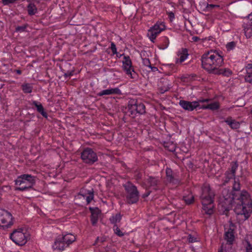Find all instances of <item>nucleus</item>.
Instances as JSON below:
<instances>
[{
	"label": "nucleus",
	"mask_w": 252,
	"mask_h": 252,
	"mask_svg": "<svg viewBox=\"0 0 252 252\" xmlns=\"http://www.w3.org/2000/svg\"><path fill=\"white\" fill-rule=\"evenodd\" d=\"M233 204L234 205V211L237 215L243 216L245 220L249 218L252 212L251 207L245 205L244 202L240 200L238 202L230 192V189H224L218 204L220 213L228 216L229 211L231 209Z\"/></svg>",
	"instance_id": "obj_1"
},
{
	"label": "nucleus",
	"mask_w": 252,
	"mask_h": 252,
	"mask_svg": "<svg viewBox=\"0 0 252 252\" xmlns=\"http://www.w3.org/2000/svg\"><path fill=\"white\" fill-rule=\"evenodd\" d=\"M202 66L209 73L229 77L232 72L229 68H220L223 64V56L216 51L211 50L201 57Z\"/></svg>",
	"instance_id": "obj_2"
},
{
	"label": "nucleus",
	"mask_w": 252,
	"mask_h": 252,
	"mask_svg": "<svg viewBox=\"0 0 252 252\" xmlns=\"http://www.w3.org/2000/svg\"><path fill=\"white\" fill-rule=\"evenodd\" d=\"M214 196L215 193L209 186H205L202 188L200 198L203 206L202 209L206 214L212 215L214 213Z\"/></svg>",
	"instance_id": "obj_3"
},
{
	"label": "nucleus",
	"mask_w": 252,
	"mask_h": 252,
	"mask_svg": "<svg viewBox=\"0 0 252 252\" xmlns=\"http://www.w3.org/2000/svg\"><path fill=\"white\" fill-rule=\"evenodd\" d=\"M240 189V183L234 181L233 189L230 190V192L236 200L239 202L240 200L244 202L245 205H248L252 208V202L249 193L246 190L241 191Z\"/></svg>",
	"instance_id": "obj_4"
},
{
	"label": "nucleus",
	"mask_w": 252,
	"mask_h": 252,
	"mask_svg": "<svg viewBox=\"0 0 252 252\" xmlns=\"http://www.w3.org/2000/svg\"><path fill=\"white\" fill-rule=\"evenodd\" d=\"M126 191V201L128 204L136 203L139 198V192L137 187L128 182L124 185Z\"/></svg>",
	"instance_id": "obj_5"
},
{
	"label": "nucleus",
	"mask_w": 252,
	"mask_h": 252,
	"mask_svg": "<svg viewBox=\"0 0 252 252\" xmlns=\"http://www.w3.org/2000/svg\"><path fill=\"white\" fill-rule=\"evenodd\" d=\"M35 177L29 174H23L18 177L15 180V184L19 186L16 190L24 191L31 189L35 184Z\"/></svg>",
	"instance_id": "obj_6"
},
{
	"label": "nucleus",
	"mask_w": 252,
	"mask_h": 252,
	"mask_svg": "<svg viewBox=\"0 0 252 252\" xmlns=\"http://www.w3.org/2000/svg\"><path fill=\"white\" fill-rule=\"evenodd\" d=\"M10 238L16 245L23 246L27 243L29 236L24 232L23 228H20L15 229L11 233Z\"/></svg>",
	"instance_id": "obj_7"
},
{
	"label": "nucleus",
	"mask_w": 252,
	"mask_h": 252,
	"mask_svg": "<svg viewBox=\"0 0 252 252\" xmlns=\"http://www.w3.org/2000/svg\"><path fill=\"white\" fill-rule=\"evenodd\" d=\"M83 162L89 165L93 164L98 160L96 154L90 148H85L81 154Z\"/></svg>",
	"instance_id": "obj_8"
},
{
	"label": "nucleus",
	"mask_w": 252,
	"mask_h": 252,
	"mask_svg": "<svg viewBox=\"0 0 252 252\" xmlns=\"http://www.w3.org/2000/svg\"><path fill=\"white\" fill-rule=\"evenodd\" d=\"M127 112L129 113V115H133L135 113L142 115L146 113L145 106L142 102L132 100L129 101L127 105Z\"/></svg>",
	"instance_id": "obj_9"
},
{
	"label": "nucleus",
	"mask_w": 252,
	"mask_h": 252,
	"mask_svg": "<svg viewBox=\"0 0 252 252\" xmlns=\"http://www.w3.org/2000/svg\"><path fill=\"white\" fill-rule=\"evenodd\" d=\"M165 29V26L163 22H157L154 26L148 30V36L150 40L154 42L157 35Z\"/></svg>",
	"instance_id": "obj_10"
},
{
	"label": "nucleus",
	"mask_w": 252,
	"mask_h": 252,
	"mask_svg": "<svg viewBox=\"0 0 252 252\" xmlns=\"http://www.w3.org/2000/svg\"><path fill=\"white\" fill-rule=\"evenodd\" d=\"M13 223L12 215L4 209H0V226L8 228Z\"/></svg>",
	"instance_id": "obj_11"
},
{
	"label": "nucleus",
	"mask_w": 252,
	"mask_h": 252,
	"mask_svg": "<svg viewBox=\"0 0 252 252\" xmlns=\"http://www.w3.org/2000/svg\"><path fill=\"white\" fill-rule=\"evenodd\" d=\"M208 101L209 99H204L199 100L198 101H195L192 102L186 101L184 100H181L179 101V105L185 110L192 111L195 109L198 108L200 109L199 102H208Z\"/></svg>",
	"instance_id": "obj_12"
},
{
	"label": "nucleus",
	"mask_w": 252,
	"mask_h": 252,
	"mask_svg": "<svg viewBox=\"0 0 252 252\" xmlns=\"http://www.w3.org/2000/svg\"><path fill=\"white\" fill-rule=\"evenodd\" d=\"M123 69L126 72L127 75H130L131 78H134L133 75H136L134 69L132 68V62L128 56H124L123 61Z\"/></svg>",
	"instance_id": "obj_13"
},
{
	"label": "nucleus",
	"mask_w": 252,
	"mask_h": 252,
	"mask_svg": "<svg viewBox=\"0 0 252 252\" xmlns=\"http://www.w3.org/2000/svg\"><path fill=\"white\" fill-rule=\"evenodd\" d=\"M89 210L91 213V221L93 225L94 226L97 222L99 216L101 214V210L97 207H90Z\"/></svg>",
	"instance_id": "obj_14"
},
{
	"label": "nucleus",
	"mask_w": 252,
	"mask_h": 252,
	"mask_svg": "<svg viewBox=\"0 0 252 252\" xmlns=\"http://www.w3.org/2000/svg\"><path fill=\"white\" fill-rule=\"evenodd\" d=\"M147 182L149 188H152L155 190H157L159 189L158 185L160 183V181L158 177L149 176L147 179Z\"/></svg>",
	"instance_id": "obj_15"
},
{
	"label": "nucleus",
	"mask_w": 252,
	"mask_h": 252,
	"mask_svg": "<svg viewBox=\"0 0 252 252\" xmlns=\"http://www.w3.org/2000/svg\"><path fill=\"white\" fill-rule=\"evenodd\" d=\"M166 175L167 181L170 183L174 185H178L180 183L179 179L177 178L176 176L172 174V171L170 168L166 169Z\"/></svg>",
	"instance_id": "obj_16"
},
{
	"label": "nucleus",
	"mask_w": 252,
	"mask_h": 252,
	"mask_svg": "<svg viewBox=\"0 0 252 252\" xmlns=\"http://www.w3.org/2000/svg\"><path fill=\"white\" fill-rule=\"evenodd\" d=\"M122 92L118 88H111L107 90H102L98 93L99 96H102L103 95H110V94H121Z\"/></svg>",
	"instance_id": "obj_17"
},
{
	"label": "nucleus",
	"mask_w": 252,
	"mask_h": 252,
	"mask_svg": "<svg viewBox=\"0 0 252 252\" xmlns=\"http://www.w3.org/2000/svg\"><path fill=\"white\" fill-rule=\"evenodd\" d=\"M66 245L67 244L65 242H63V240H61L60 236H58L54 243L53 248L54 249L63 251L66 247H68Z\"/></svg>",
	"instance_id": "obj_18"
},
{
	"label": "nucleus",
	"mask_w": 252,
	"mask_h": 252,
	"mask_svg": "<svg viewBox=\"0 0 252 252\" xmlns=\"http://www.w3.org/2000/svg\"><path fill=\"white\" fill-rule=\"evenodd\" d=\"M60 237L61 240H63V242H65L68 246L76 240L75 236L71 233L66 234L62 236H60Z\"/></svg>",
	"instance_id": "obj_19"
},
{
	"label": "nucleus",
	"mask_w": 252,
	"mask_h": 252,
	"mask_svg": "<svg viewBox=\"0 0 252 252\" xmlns=\"http://www.w3.org/2000/svg\"><path fill=\"white\" fill-rule=\"evenodd\" d=\"M32 105H34L36 108L37 112L41 114L43 117L46 118H47L48 114L44 111V109L41 103L36 101H32Z\"/></svg>",
	"instance_id": "obj_20"
},
{
	"label": "nucleus",
	"mask_w": 252,
	"mask_h": 252,
	"mask_svg": "<svg viewBox=\"0 0 252 252\" xmlns=\"http://www.w3.org/2000/svg\"><path fill=\"white\" fill-rule=\"evenodd\" d=\"M224 239L227 241L229 245H232L234 240L233 230L229 228L224 234Z\"/></svg>",
	"instance_id": "obj_21"
},
{
	"label": "nucleus",
	"mask_w": 252,
	"mask_h": 252,
	"mask_svg": "<svg viewBox=\"0 0 252 252\" xmlns=\"http://www.w3.org/2000/svg\"><path fill=\"white\" fill-rule=\"evenodd\" d=\"M224 122L227 123L232 129H238L240 126V123L235 120L232 119L231 117H229L226 120H225Z\"/></svg>",
	"instance_id": "obj_22"
},
{
	"label": "nucleus",
	"mask_w": 252,
	"mask_h": 252,
	"mask_svg": "<svg viewBox=\"0 0 252 252\" xmlns=\"http://www.w3.org/2000/svg\"><path fill=\"white\" fill-rule=\"evenodd\" d=\"M219 103L218 102H214L207 105H200V109H209L212 110H215L219 109Z\"/></svg>",
	"instance_id": "obj_23"
},
{
	"label": "nucleus",
	"mask_w": 252,
	"mask_h": 252,
	"mask_svg": "<svg viewBox=\"0 0 252 252\" xmlns=\"http://www.w3.org/2000/svg\"><path fill=\"white\" fill-rule=\"evenodd\" d=\"M178 56H180V63L183 62L189 56L188 50L186 48H182L180 52L179 53Z\"/></svg>",
	"instance_id": "obj_24"
},
{
	"label": "nucleus",
	"mask_w": 252,
	"mask_h": 252,
	"mask_svg": "<svg viewBox=\"0 0 252 252\" xmlns=\"http://www.w3.org/2000/svg\"><path fill=\"white\" fill-rule=\"evenodd\" d=\"M122 219V216L120 213H117L115 216H112L109 219V220L114 225H117V223L119 222Z\"/></svg>",
	"instance_id": "obj_25"
},
{
	"label": "nucleus",
	"mask_w": 252,
	"mask_h": 252,
	"mask_svg": "<svg viewBox=\"0 0 252 252\" xmlns=\"http://www.w3.org/2000/svg\"><path fill=\"white\" fill-rule=\"evenodd\" d=\"M27 10L29 15H33L37 12V8L36 5L32 3H30L27 6Z\"/></svg>",
	"instance_id": "obj_26"
},
{
	"label": "nucleus",
	"mask_w": 252,
	"mask_h": 252,
	"mask_svg": "<svg viewBox=\"0 0 252 252\" xmlns=\"http://www.w3.org/2000/svg\"><path fill=\"white\" fill-rule=\"evenodd\" d=\"M244 32L247 38L252 37V22H251L244 28Z\"/></svg>",
	"instance_id": "obj_27"
},
{
	"label": "nucleus",
	"mask_w": 252,
	"mask_h": 252,
	"mask_svg": "<svg viewBox=\"0 0 252 252\" xmlns=\"http://www.w3.org/2000/svg\"><path fill=\"white\" fill-rule=\"evenodd\" d=\"M183 199L187 205L192 204L194 201V196L191 193L187 196H184Z\"/></svg>",
	"instance_id": "obj_28"
},
{
	"label": "nucleus",
	"mask_w": 252,
	"mask_h": 252,
	"mask_svg": "<svg viewBox=\"0 0 252 252\" xmlns=\"http://www.w3.org/2000/svg\"><path fill=\"white\" fill-rule=\"evenodd\" d=\"M251 66L249 69H252V64H249ZM245 81L252 84V69L247 71V75L245 76Z\"/></svg>",
	"instance_id": "obj_29"
},
{
	"label": "nucleus",
	"mask_w": 252,
	"mask_h": 252,
	"mask_svg": "<svg viewBox=\"0 0 252 252\" xmlns=\"http://www.w3.org/2000/svg\"><path fill=\"white\" fill-rule=\"evenodd\" d=\"M22 90L25 93H31L32 92V87L29 83H25L22 85Z\"/></svg>",
	"instance_id": "obj_30"
},
{
	"label": "nucleus",
	"mask_w": 252,
	"mask_h": 252,
	"mask_svg": "<svg viewBox=\"0 0 252 252\" xmlns=\"http://www.w3.org/2000/svg\"><path fill=\"white\" fill-rule=\"evenodd\" d=\"M235 177L234 174L233 173H229V171H227L225 173V179L224 180V182L222 184L223 185H225L226 183H227L230 179H233Z\"/></svg>",
	"instance_id": "obj_31"
},
{
	"label": "nucleus",
	"mask_w": 252,
	"mask_h": 252,
	"mask_svg": "<svg viewBox=\"0 0 252 252\" xmlns=\"http://www.w3.org/2000/svg\"><path fill=\"white\" fill-rule=\"evenodd\" d=\"M88 194L89 196H88L86 198V201L87 204H89L91 201L94 199V190L92 189L91 190L88 191Z\"/></svg>",
	"instance_id": "obj_32"
},
{
	"label": "nucleus",
	"mask_w": 252,
	"mask_h": 252,
	"mask_svg": "<svg viewBox=\"0 0 252 252\" xmlns=\"http://www.w3.org/2000/svg\"><path fill=\"white\" fill-rule=\"evenodd\" d=\"M28 24H25L22 26H17L15 29V31L17 32H22L26 31V29L28 27Z\"/></svg>",
	"instance_id": "obj_33"
},
{
	"label": "nucleus",
	"mask_w": 252,
	"mask_h": 252,
	"mask_svg": "<svg viewBox=\"0 0 252 252\" xmlns=\"http://www.w3.org/2000/svg\"><path fill=\"white\" fill-rule=\"evenodd\" d=\"M113 229L115 234L118 236L122 237L124 235V234L121 231L117 225H114Z\"/></svg>",
	"instance_id": "obj_34"
},
{
	"label": "nucleus",
	"mask_w": 252,
	"mask_h": 252,
	"mask_svg": "<svg viewBox=\"0 0 252 252\" xmlns=\"http://www.w3.org/2000/svg\"><path fill=\"white\" fill-rule=\"evenodd\" d=\"M238 165L236 162H235L234 163H233L231 165V171H230V172H229V173H233V174H234V176H235V172H236V170L238 167Z\"/></svg>",
	"instance_id": "obj_35"
},
{
	"label": "nucleus",
	"mask_w": 252,
	"mask_h": 252,
	"mask_svg": "<svg viewBox=\"0 0 252 252\" xmlns=\"http://www.w3.org/2000/svg\"><path fill=\"white\" fill-rule=\"evenodd\" d=\"M170 85L167 84V85L160 87V90L161 91V93H164V92L168 91L170 89Z\"/></svg>",
	"instance_id": "obj_36"
},
{
	"label": "nucleus",
	"mask_w": 252,
	"mask_h": 252,
	"mask_svg": "<svg viewBox=\"0 0 252 252\" xmlns=\"http://www.w3.org/2000/svg\"><path fill=\"white\" fill-rule=\"evenodd\" d=\"M236 44L235 42L232 41L228 43L226 45V48L227 50H230L233 49L235 46Z\"/></svg>",
	"instance_id": "obj_37"
},
{
	"label": "nucleus",
	"mask_w": 252,
	"mask_h": 252,
	"mask_svg": "<svg viewBox=\"0 0 252 252\" xmlns=\"http://www.w3.org/2000/svg\"><path fill=\"white\" fill-rule=\"evenodd\" d=\"M247 246L246 247V252H252V245L248 240L246 241Z\"/></svg>",
	"instance_id": "obj_38"
},
{
	"label": "nucleus",
	"mask_w": 252,
	"mask_h": 252,
	"mask_svg": "<svg viewBox=\"0 0 252 252\" xmlns=\"http://www.w3.org/2000/svg\"><path fill=\"white\" fill-rule=\"evenodd\" d=\"M219 6H220L218 5L213 4H207L206 8L208 11H211L215 7H219Z\"/></svg>",
	"instance_id": "obj_39"
},
{
	"label": "nucleus",
	"mask_w": 252,
	"mask_h": 252,
	"mask_svg": "<svg viewBox=\"0 0 252 252\" xmlns=\"http://www.w3.org/2000/svg\"><path fill=\"white\" fill-rule=\"evenodd\" d=\"M142 61H143V63L145 66H148L149 67H151V62L149 59H148V58L142 59Z\"/></svg>",
	"instance_id": "obj_40"
},
{
	"label": "nucleus",
	"mask_w": 252,
	"mask_h": 252,
	"mask_svg": "<svg viewBox=\"0 0 252 252\" xmlns=\"http://www.w3.org/2000/svg\"><path fill=\"white\" fill-rule=\"evenodd\" d=\"M111 49L113 54H117L116 45L114 42H111Z\"/></svg>",
	"instance_id": "obj_41"
},
{
	"label": "nucleus",
	"mask_w": 252,
	"mask_h": 252,
	"mask_svg": "<svg viewBox=\"0 0 252 252\" xmlns=\"http://www.w3.org/2000/svg\"><path fill=\"white\" fill-rule=\"evenodd\" d=\"M167 14L168 15V17L170 19V21L172 22L175 18V15L173 12H166Z\"/></svg>",
	"instance_id": "obj_42"
},
{
	"label": "nucleus",
	"mask_w": 252,
	"mask_h": 252,
	"mask_svg": "<svg viewBox=\"0 0 252 252\" xmlns=\"http://www.w3.org/2000/svg\"><path fill=\"white\" fill-rule=\"evenodd\" d=\"M15 1H16V0H2V3L4 5H8L10 3H13Z\"/></svg>",
	"instance_id": "obj_43"
},
{
	"label": "nucleus",
	"mask_w": 252,
	"mask_h": 252,
	"mask_svg": "<svg viewBox=\"0 0 252 252\" xmlns=\"http://www.w3.org/2000/svg\"><path fill=\"white\" fill-rule=\"evenodd\" d=\"M74 71L73 70L72 71H68L67 72L64 73V76L65 77H68L72 76L73 75Z\"/></svg>",
	"instance_id": "obj_44"
},
{
	"label": "nucleus",
	"mask_w": 252,
	"mask_h": 252,
	"mask_svg": "<svg viewBox=\"0 0 252 252\" xmlns=\"http://www.w3.org/2000/svg\"><path fill=\"white\" fill-rule=\"evenodd\" d=\"M192 41L193 42H197L199 40H200V38L197 36H193L191 38Z\"/></svg>",
	"instance_id": "obj_45"
},
{
	"label": "nucleus",
	"mask_w": 252,
	"mask_h": 252,
	"mask_svg": "<svg viewBox=\"0 0 252 252\" xmlns=\"http://www.w3.org/2000/svg\"><path fill=\"white\" fill-rule=\"evenodd\" d=\"M150 193H151V191H147V192L145 193L144 194H143L142 195V197L143 198H146L147 197H148L150 195Z\"/></svg>",
	"instance_id": "obj_46"
},
{
	"label": "nucleus",
	"mask_w": 252,
	"mask_h": 252,
	"mask_svg": "<svg viewBox=\"0 0 252 252\" xmlns=\"http://www.w3.org/2000/svg\"><path fill=\"white\" fill-rule=\"evenodd\" d=\"M149 68H151V70L154 72H156L158 70V69L157 67L152 66L151 65V67H149Z\"/></svg>",
	"instance_id": "obj_47"
},
{
	"label": "nucleus",
	"mask_w": 252,
	"mask_h": 252,
	"mask_svg": "<svg viewBox=\"0 0 252 252\" xmlns=\"http://www.w3.org/2000/svg\"><path fill=\"white\" fill-rule=\"evenodd\" d=\"M15 71L18 74H21L22 73V71L20 69H17Z\"/></svg>",
	"instance_id": "obj_48"
},
{
	"label": "nucleus",
	"mask_w": 252,
	"mask_h": 252,
	"mask_svg": "<svg viewBox=\"0 0 252 252\" xmlns=\"http://www.w3.org/2000/svg\"><path fill=\"white\" fill-rule=\"evenodd\" d=\"M248 18L251 20V22H252V14L249 15Z\"/></svg>",
	"instance_id": "obj_49"
},
{
	"label": "nucleus",
	"mask_w": 252,
	"mask_h": 252,
	"mask_svg": "<svg viewBox=\"0 0 252 252\" xmlns=\"http://www.w3.org/2000/svg\"><path fill=\"white\" fill-rule=\"evenodd\" d=\"M218 252H223V246L221 245L220 250H219Z\"/></svg>",
	"instance_id": "obj_50"
},
{
	"label": "nucleus",
	"mask_w": 252,
	"mask_h": 252,
	"mask_svg": "<svg viewBox=\"0 0 252 252\" xmlns=\"http://www.w3.org/2000/svg\"><path fill=\"white\" fill-rule=\"evenodd\" d=\"M170 151L173 152L175 151L174 147H173L172 149L169 150Z\"/></svg>",
	"instance_id": "obj_51"
},
{
	"label": "nucleus",
	"mask_w": 252,
	"mask_h": 252,
	"mask_svg": "<svg viewBox=\"0 0 252 252\" xmlns=\"http://www.w3.org/2000/svg\"><path fill=\"white\" fill-rule=\"evenodd\" d=\"M190 237L189 238V241L190 242H192V240H190V239L191 238V236L189 235Z\"/></svg>",
	"instance_id": "obj_52"
},
{
	"label": "nucleus",
	"mask_w": 252,
	"mask_h": 252,
	"mask_svg": "<svg viewBox=\"0 0 252 252\" xmlns=\"http://www.w3.org/2000/svg\"><path fill=\"white\" fill-rule=\"evenodd\" d=\"M79 194H80V195H82V196H84V195H83V194H81V193H79Z\"/></svg>",
	"instance_id": "obj_53"
},
{
	"label": "nucleus",
	"mask_w": 252,
	"mask_h": 252,
	"mask_svg": "<svg viewBox=\"0 0 252 252\" xmlns=\"http://www.w3.org/2000/svg\"><path fill=\"white\" fill-rule=\"evenodd\" d=\"M98 240V237L97 238L96 241Z\"/></svg>",
	"instance_id": "obj_54"
},
{
	"label": "nucleus",
	"mask_w": 252,
	"mask_h": 252,
	"mask_svg": "<svg viewBox=\"0 0 252 252\" xmlns=\"http://www.w3.org/2000/svg\"><path fill=\"white\" fill-rule=\"evenodd\" d=\"M251 113H252V111H251Z\"/></svg>",
	"instance_id": "obj_55"
}]
</instances>
